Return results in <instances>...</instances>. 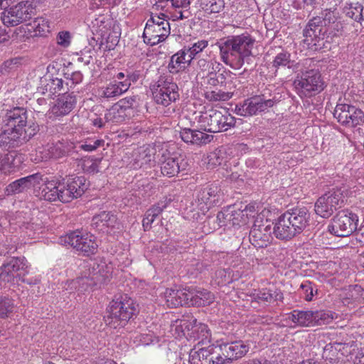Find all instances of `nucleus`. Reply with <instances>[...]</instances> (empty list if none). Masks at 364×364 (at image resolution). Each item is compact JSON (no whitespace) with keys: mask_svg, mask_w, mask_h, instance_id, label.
Masks as SVG:
<instances>
[{"mask_svg":"<svg viewBox=\"0 0 364 364\" xmlns=\"http://www.w3.org/2000/svg\"><path fill=\"white\" fill-rule=\"evenodd\" d=\"M200 122L205 131L218 133L235 127L236 119L226 109H211L200 115Z\"/></svg>","mask_w":364,"mask_h":364,"instance_id":"39448f33","label":"nucleus"},{"mask_svg":"<svg viewBox=\"0 0 364 364\" xmlns=\"http://www.w3.org/2000/svg\"><path fill=\"white\" fill-rule=\"evenodd\" d=\"M215 279L219 285H225L232 282L230 270L218 269L215 272Z\"/></svg>","mask_w":364,"mask_h":364,"instance_id":"864d4df0","label":"nucleus"},{"mask_svg":"<svg viewBox=\"0 0 364 364\" xmlns=\"http://www.w3.org/2000/svg\"><path fill=\"white\" fill-rule=\"evenodd\" d=\"M273 222L264 219V215H258L250 231V242L257 248L267 247L272 241L274 233Z\"/></svg>","mask_w":364,"mask_h":364,"instance_id":"1a4fd4ad","label":"nucleus"},{"mask_svg":"<svg viewBox=\"0 0 364 364\" xmlns=\"http://www.w3.org/2000/svg\"><path fill=\"white\" fill-rule=\"evenodd\" d=\"M218 348H196L191 350L189 353L190 364H222L221 354Z\"/></svg>","mask_w":364,"mask_h":364,"instance_id":"a211bd4d","label":"nucleus"},{"mask_svg":"<svg viewBox=\"0 0 364 364\" xmlns=\"http://www.w3.org/2000/svg\"><path fill=\"white\" fill-rule=\"evenodd\" d=\"M168 201L166 199L165 200H161L157 203L156 205H153L151 208L148 210L149 212V215H153L154 218H156L159 216L161 212L166 208Z\"/></svg>","mask_w":364,"mask_h":364,"instance_id":"bf43d9fd","label":"nucleus"},{"mask_svg":"<svg viewBox=\"0 0 364 364\" xmlns=\"http://www.w3.org/2000/svg\"><path fill=\"white\" fill-rule=\"evenodd\" d=\"M300 288L303 291L305 299L308 301H312L314 294H316L318 292L316 285L310 281H305L303 282L301 284Z\"/></svg>","mask_w":364,"mask_h":364,"instance_id":"49530a36","label":"nucleus"},{"mask_svg":"<svg viewBox=\"0 0 364 364\" xmlns=\"http://www.w3.org/2000/svg\"><path fill=\"white\" fill-rule=\"evenodd\" d=\"M27 110L16 107L6 110L2 117V128L0 131V147L10 150L26 144L39 132V126L35 122H28Z\"/></svg>","mask_w":364,"mask_h":364,"instance_id":"f257e3e1","label":"nucleus"},{"mask_svg":"<svg viewBox=\"0 0 364 364\" xmlns=\"http://www.w3.org/2000/svg\"><path fill=\"white\" fill-rule=\"evenodd\" d=\"M363 5L358 2H356L351 3L348 6H346L343 9V12L346 16L353 19L357 22H360L362 20H363Z\"/></svg>","mask_w":364,"mask_h":364,"instance_id":"4c0bfd02","label":"nucleus"},{"mask_svg":"<svg viewBox=\"0 0 364 364\" xmlns=\"http://www.w3.org/2000/svg\"><path fill=\"white\" fill-rule=\"evenodd\" d=\"M198 200L200 205H205V208L220 203L221 199V190L215 184L203 188L198 193Z\"/></svg>","mask_w":364,"mask_h":364,"instance_id":"4be33fe9","label":"nucleus"},{"mask_svg":"<svg viewBox=\"0 0 364 364\" xmlns=\"http://www.w3.org/2000/svg\"><path fill=\"white\" fill-rule=\"evenodd\" d=\"M130 86L129 80L126 79L124 81L114 80L110 82L106 87H103L98 90V95L101 97L112 98L121 95L126 92Z\"/></svg>","mask_w":364,"mask_h":364,"instance_id":"393cba45","label":"nucleus"},{"mask_svg":"<svg viewBox=\"0 0 364 364\" xmlns=\"http://www.w3.org/2000/svg\"><path fill=\"white\" fill-rule=\"evenodd\" d=\"M164 296L166 304L171 307H178L179 306L189 305L188 291L174 289H166L164 292Z\"/></svg>","mask_w":364,"mask_h":364,"instance_id":"cd10ccee","label":"nucleus"},{"mask_svg":"<svg viewBox=\"0 0 364 364\" xmlns=\"http://www.w3.org/2000/svg\"><path fill=\"white\" fill-rule=\"evenodd\" d=\"M196 4L207 14L220 13L225 7L224 0H196Z\"/></svg>","mask_w":364,"mask_h":364,"instance_id":"2f4dec72","label":"nucleus"},{"mask_svg":"<svg viewBox=\"0 0 364 364\" xmlns=\"http://www.w3.org/2000/svg\"><path fill=\"white\" fill-rule=\"evenodd\" d=\"M281 97L280 94L276 92L269 94V97L267 96L266 93H263L259 96H255L257 112H262L272 107L281 100Z\"/></svg>","mask_w":364,"mask_h":364,"instance_id":"c756f323","label":"nucleus"},{"mask_svg":"<svg viewBox=\"0 0 364 364\" xmlns=\"http://www.w3.org/2000/svg\"><path fill=\"white\" fill-rule=\"evenodd\" d=\"M40 86L38 87L42 94L48 93L51 96L63 89V80L60 78L53 77L50 75H45L41 78Z\"/></svg>","mask_w":364,"mask_h":364,"instance_id":"a878e982","label":"nucleus"},{"mask_svg":"<svg viewBox=\"0 0 364 364\" xmlns=\"http://www.w3.org/2000/svg\"><path fill=\"white\" fill-rule=\"evenodd\" d=\"M60 242L72 246L85 256L95 254L98 247L93 235H84L79 231L72 232L60 237Z\"/></svg>","mask_w":364,"mask_h":364,"instance_id":"2eb2a0df","label":"nucleus"},{"mask_svg":"<svg viewBox=\"0 0 364 364\" xmlns=\"http://www.w3.org/2000/svg\"><path fill=\"white\" fill-rule=\"evenodd\" d=\"M6 264L14 272V274L20 270L25 271L28 267L25 257H13Z\"/></svg>","mask_w":364,"mask_h":364,"instance_id":"c03bdc74","label":"nucleus"},{"mask_svg":"<svg viewBox=\"0 0 364 364\" xmlns=\"http://www.w3.org/2000/svg\"><path fill=\"white\" fill-rule=\"evenodd\" d=\"M65 77L66 79L69 80L71 82V85H77L82 82L83 76L82 74L80 71H75L72 73L71 74L65 73Z\"/></svg>","mask_w":364,"mask_h":364,"instance_id":"e2e57ef3","label":"nucleus"},{"mask_svg":"<svg viewBox=\"0 0 364 364\" xmlns=\"http://www.w3.org/2000/svg\"><path fill=\"white\" fill-rule=\"evenodd\" d=\"M216 61L208 60L205 58H200L197 61L196 68L200 70L201 72H210V70L212 68V70L215 69V65H217Z\"/></svg>","mask_w":364,"mask_h":364,"instance_id":"5fc2aeb1","label":"nucleus"},{"mask_svg":"<svg viewBox=\"0 0 364 364\" xmlns=\"http://www.w3.org/2000/svg\"><path fill=\"white\" fill-rule=\"evenodd\" d=\"M236 113L243 117L255 115L257 113L255 97L245 100L242 104L237 105Z\"/></svg>","mask_w":364,"mask_h":364,"instance_id":"f704fd0d","label":"nucleus"},{"mask_svg":"<svg viewBox=\"0 0 364 364\" xmlns=\"http://www.w3.org/2000/svg\"><path fill=\"white\" fill-rule=\"evenodd\" d=\"M151 90L155 102L165 107L179 97L178 85L170 75H161Z\"/></svg>","mask_w":364,"mask_h":364,"instance_id":"423d86ee","label":"nucleus"},{"mask_svg":"<svg viewBox=\"0 0 364 364\" xmlns=\"http://www.w3.org/2000/svg\"><path fill=\"white\" fill-rule=\"evenodd\" d=\"M233 215L228 210L226 211H220L217 214L216 219L220 227L227 225L228 221L232 220Z\"/></svg>","mask_w":364,"mask_h":364,"instance_id":"052dcab7","label":"nucleus"},{"mask_svg":"<svg viewBox=\"0 0 364 364\" xmlns=\"http://www.w3.org/2000/svg\"><path fill=\"white\" fill-rule=\"evenodd\" d=\"M87 185L84 176L68 178L65 183H58V198L63 203H68L74 198L81 196L87 190Z\"/></svg>","mask_w":364,"mask_h":364,"instance_id":"dca6fc26","label":"nucleus"},{"mask_svg":"<svg viewBox=\"0 0 364 364\" xmlns=\"http://www.w3.org/2000/svg\"><path fill=\"white\" fill-rule=\"evenodd\" d=\"M21 58H14L4 61L1 66L0 72L2 75H9L16 72L21 65Z\"/></svg>","mask_w":364,"mask_h":364,"instance_id":"a19ab883","label":"nucleus"},{"mask_svg":"<svg viewBox=\"0 0 364 364\" xmlns=\"http://www.w3.org/2000/svg\"><path fill=\"white\" fill-rule=\"evenodd\" d=\"M117 218L109 212L102 211L92 218V225L96 228L113 226Z\"/></svg>","mask_w":364,"mask_h":364,"instance_id":"c9c22d12","label":"nucleus"},{"mask_svg":"<svg viewBox=\"0 0 364 364\" xmlns=\"http://www.w3.org/2000/svg\"><path fill=\"white\" fill-rule=\"evenodd\" d=\"M117 106H112L110 109L107 110L105 114V122H113V123H120L123 122L122 117H120L117 112L115 111Z\"/></svg>","mask_w":364,"mask_h":364,"instance_id":"6e6d98bb","label":"nucleus"},{"mask_svg":"<svg viewBox=\"0 0 364 364\" xmlns=\"http://www.w3.org/2000/svg\"><path fill=\"white\" fill-rule=\"evenodd\" d=\"M348 295L355 301L364 299V289L359 285L350 286L349 287Z\"/></svg>","mask_w":364,"mask_h":364,"instance_id":"4d7b16f0","label":"nucleus"},{"mask_svg":"<svg viewBox=\"0 0 364 364\" xmlns=\"http://www.w3.org/2000/svg\"><path fill=\"white\" fill-rule=\"evenodd\" d=\"M333 117L347 127H356L364 124V112L349 104L338 103L334 109Z\"/></svg>","mask_w":364,"mask_h":364,"instance_id":"4468645a","label":"nucleus"},{"mask_svg":"<svg viewBox=\"0 0 364 364\" xmlns=\"http://www.w3.org/2000/svg\"><path fill=\"white\" fill-rule=\"evenodd\" d=\"M12 156L7 154H0V171H9L11 167Z\"/></svg>","mask_w":364,"mask_h":364,"instance_id":"13d9d810","label":"nucleus"},{"mask_svg":"<svg viewBox=\"0 0 364 364\" xmlns=\"http://www.w3.org/2000/svg\"><path fill=\"white\" fill-rule=\"evenodd\" d=\"M327 29L323 25L320 26L317 30H314L311 33L310 38H312L311 44H306L308 49L313 50H319L324 46L323 40L325 38Z\"/></svg>","mask_w":364,"mask_h":364,"instance_id":"473e14b6","label":"nucleus"},{"mask_svg":"<svg viewBox=\"0 0 364 364\" xmlns=\"http://www.w3.org/2000/svg\"><path fill=\"white\" fill-rule=\"evenodd\" d=\"M135 304L132 299L121 296L112 300L108 308V314L105 317L106 323L111 328L124 327L136 313Z\"/></svg>","mask_w":364,"mask_h":364,"instance_id":"20e7f679","label":"nucleus"},{"mask_svg":"<svg viewBox=\"0 0 364 364\" xmlns=\"http://www.w3.org/2000/svg\"><path fill=\"white\" fill-rule=\"evenodd\" d=\"M343 192L341 189H333L318 198L314 210L318 215L328 218L333 213L344 205Z\"/></svg>","mask_w":364,"mask_h":364,"instance_id":"ddd939ff","label":"nucleus"},{"mask_svg":"<svg viewBox=\"0 0 364 364\" xmlns=\"http://www.w3.org/2000/svg\"><path fill=\"white\" fill-rule=\"evenodd\" d=\"M310 213L306 208H296L281 215L274 225V235L288 240L300 234L309 224Z\"/></svg>","mask_w":364,"mask_h":364,"instance_id":"7ed1b4c3","label":"nucleus"},{"mask_svg":"<svg viewBox=\"0 0 364 364\" xmlns=\"http://www.w3.org/2000/svg\"><path fill=\"white\" fill-rule=\"evenodd\" d=\"M289 318L295 324L302 326H314V311L294 310Z\"/></svg>","mask_w":364,"mask_h":364,"instance_id":"7c9ffc66","label":"nucleus"},{"mask_svg":"<svg viewBox=\"0 0 364 364\" xmlns=\"http://www.w3.org/2000/svg\"><path fill=\"white\" fill-rule=\"evenodd\" d=\"M40 181H43V176L39 173L21 178L8 185L5 189V193L11 196L24 192L36 183H39Z\"/></svg>","mask_w":364,"mask_h":364,"instance_id":"412c9836","label":"nucleus"},{"mask_svg":"<svg viewBox=\"0 0 364 364\" xmlns=\"http://www.w3.org/2000/svg\"><path fill=\"white\" fill-rule=\"evenodd\" d=\"M323 21L321 16L314 17L309 21L303 31L304 37L303 41L304 44H311L312 38H310L311 33L314 30H317L320 26H323Z\"/></svg>","mask_w":364,"mask_h":364,"instance_id":"e433bc0d","label":"nucleus"},{"mask_svg":"<svg viewBox=\"0 0 364 364\" xmlns=\"http://www.w3.org/2000/svg\"><path fill=\"white\" fill-rule=\"evenodd\" d=\"M358 217L355 213L343 210L332 218L328 231L337 237H348L357 230Z\"/></svg>","mask_w":364,"mask_h":364,"instance_id":"9d476101","label":"nucleus"},{"mask_svg":"<svg viewBox=\"0 0 364 364\" xmlns=\"http://www.w3.org/2000/svg\"><path fill=\"white\" fill-rule=\"evenodd\" d=\"M193 129H183L180 132V136L181 139L186 142L192 144L193 142Z\"/></svg>","mask_w":364,"mask_h":364,"instance_id":"338daca9","label":"nucleus"},{"mask_svg":"<svg viewBox=\"0 0 364 364\" xmlns=\"http://www.w3.org/2000/svg\"><path fill=\"white\" fill-rule=\"evenodd\" d=\"M159 146L161 144L156 145V147L149 146L146 147L142 154H140V157L144 160L145 163L151 162V161L157 160V153Z\"/></svg>","mask_w":364,"mask_h":364,"instance_id":"de8ad7c7","label":"nucleus"},{"mask_svg":"<svg viewBox=\"0 0 364 364\" xmlns=\"http://www.w3.org/2000/svg\"><path fill=\"white\" fill-rule=\"evenodd\" d=\"M221 354L222 364H231L233 360L243 358L250 350L247 342L238 340L231 342H223L218 346Z\"/></svg>","mask_w":364,"mask_h":364,"instance_id":"f3484780","label":"nucleus"},{"mask_svg":"<svg viewBox=\"0 0 364 364\" xmlns=\"http://www.w3.org/2000/svg\"><path fill=\"white\" fill-rule=\"evenodd\" d=\"M220 66H221L220 63H217V65L215 66V69L208 73V75H207L208 85H211V86H217L218 85H219V82H218V78L216 76V72L220 70Z\"/></svg>","mask_w":364,"mask_h":364,"instance_id":"680f3d73","label":"nucleus"},{"mask_svg":"<svg viewBox=\"0 0 364 364\" xmlns=\"http://www.w3.org/2000/svg\"><path fill=\"white\" fill-rule=\"evenodd\" d=\"M251 297L252 301L268 303H271L273 301H282L284 299L283 294L280 290H272L270 289L255 290L251 294Z\"/></svg>","mask_w":364,"mask_h":364,"instance_id":"c85d7f7f","label":"nucleus"},{"mask_svg":"<svg viewBox=\"0 0 364 364\" xmlns=\"http://www.w3.org/2000/svg\"><path fill=\"white\" fill-rule=\"evenodd\" d=\"M87 267V266L85 267V269L81 275L74 281L75 285L78 286V290L80 291H86L89 287L105 284L111 277L112 272L107 265L96 264L95 267V264L92 269L90 267Z\"/></svg>","mask_w":364,"mask_h":364,"instance_id":"6e6552de","label":"nucleus"},{"mask_svg":"<svg viewBox=\"0 0 364 364\" xmlns=\"http://www.w3.org/2000/svg\"><path fill=\"white\" fill-rule=\"evenodd\" d=\"M43 185L40 188L38 196L41 199L48 201H55L58 198V183L59 181L51 180L48 181V178H43Z\"/></svg>","mask_w":364,"mask_h":364,"instance_id":"bb28decb","label":"nucleus"},{"mask_svg":"<svg viewBox=\"0 0 364 364\" xmlns=\"http://www.w3.org/2000/svg\"><path fill=\"white\" fill-rule=\"evenodd\" d=\"M185 290L188 291L189 305L208 306L212 304L215 299L214 294L207 289L189 287Z\"/></svg>","mask_w":364,"mask_h":364,"instance_id":"5701e85b","label":"nucleus"},{"mask_svg":"<svg viewBox=\"0 0 364 364\" xmlns=\"http://www.w3.org/2000/svg\"><path fill=\"white\" fill-rule=\"evenodd\" d=\"M14 309V304L11 299L6 296H0V318H5L11 314Z\"/></svg>","mask_w":364,"mask_h":364,"instance_id":"79ce46f5","label":"nucleus"},{"mask_svg":"<svg viewBox=\"0 0 364 364\" xmlns=\"http://www.w3.org/2000/svg\"><path fill=\"white\" fill-rule=\"evenodd\" d=\"M240 364H272L265 358H255L243 360Z\"/></svg>","mask_w":364,"mask_h":364,"instance_id":"774afa93","label":"nucleus"},{"mask_svg":"<svg viewBox=\"0 0 364 364\" xmlns=\"http://www.w3.org/2000/svg\"><path fill=\"white\" fill-rule=\"evenodd\" d=\"M168 1L171 2V6L176 10L189 8L191 4V0H160L156 4V6L163 8L164 6V4Z\"/></svg>","mask_w":364,"mask_h":364,"instance_id":"603ef678","label":"nucleus"},{"mask_svg":"<svg viewBox=\"0 0 364 364\" xmlns=\"http://www.w3.org/2000/svg\"><path fill=\"white\" fill-rule=\"evenodd\" d=\"M187 319L183 318L180 321V326L182 331L188 332V335L194 338L203 341L209 336V330L207 325L198 323L196 318L191 316H187Z\"/></svg>","mask_w":364,"mask_h":364,"instance_id":"aec40b11","label":"nucleus"},{"mask_svg":"<svg viewBox=\"0 0 364 364\" xmlns=\"http://www.w3.org/2000/svg\"><path fill=\"white\" fill-rule=\"evenodd\" d=\"M255 43V38L245 33L221 38L215 45L222 61L234 69H240L245 62L249 63Z\"/></svg>","mask_w":364,"mask_h":364,"instance_id":"f03ea898","label":"nucleus"},{"mask_svg":"<svg viewBox=\"0 0 364 364\" xmlns=\"http://www.w3.org/2000/svg\"><path fill=\"white\" fill-rule=\"evenodd\" d=\"M193 139L192 144L196 145L206 144L210 142L213 139V135L208 134L198 130H193Z\"/></svg>","mask_w":364,"mask_h":364,"instance_id":"09e8293b","label":"nucleus"},{"mask_svg":"<svg viewBox=\"0 0 364 364\" xmlns=\"http://www.w3.org/2000/svg\"><path fill=\"white\" fill-rule=\"evenodd\" d=\"M68 152V149L63 143L58 141L50 148V153L52 157L60 159L65 156Z\"/></svg>","mask_w":364,"mask_h":364,"instance_id":"8fccbe9b","label":"nucleus"},{"mask_svg":"<svg viewBox=\"0 0 364 364\" xmlns=\"http://www.w3.org/2000/svg\"><path fill=\"white\" fill-rule=\"evenodd\" d=\"M76 103L75 96L73 95H63L59 97L50 112L55 117H62L69 114L74 108Z\"/></svg>","mask_w":364,"mask_h":364,"instance_id":"b1692460","label":"nucleus"},{"mask_svg":"<svg viewBox=\"0 0 364 364\" xmlns=\"http://www.w3.org/2000/svg\"><path fill=\"white\" fill-rule=\"evenodd\" d=\"M170 30L169 22L167 20H163L159 26L146 23L143 33L144 41L150 46H155L169 36Z\"/></svg>","mask_w":364,"mask_h":364,"instance_id":"6ab92c4d","label":"nucleus"},{"mask_svg":"<svg viewBox=\"0 0 364 364\" xmlns=\"http://www.w3.org/2000/svg\"><path fill=\"white\" fill-rule=\"evenodd\" d=\"M15 277H18L21 279V274H14V272L7 267L6 263L0 267V280L5 282H10L14 280Z\"/></svg>","mask_w":364,"mask_h":364,"instance_id":"3c124183","label":"nucleus"},{"mask_svg":"<svg viewBox=\"0 0 364 364\" xmlns=\"http://www.w3.org/2000/svg\"><path fill=\"white\" fill-rule=\"evenodd\" d=\"M334 313L324 310L314 311V326L330 323L334 318Z\"/></svg>","mask_w":364,"mask_h":364,"instance_id":"ea45409f","label":"nucleus"},{"mask_svg":"<svg viewBox=\"0 0 364 364\" xmlns=\"http://www.w3.org/2000/svg\"><path fill=\"white\" fill-rule=\"evenodd\" d=\"M294 84L296 90L306 97L320 93L324 89V82L318 70L311 69L301 72L295 79Z\"/></svg>","mask_w":364,"mask_h":364,"instance_id":"f8f14e48","label":"nucleus"},{"mask_svg":"<svg viewBox=\"0 0 364 364\" xmlns=\"http://www.w3.org/2000/svg\"><path fill=\"white\" fill-rule=\"evenodd\" d=\"M208 46V41L206 40H200L192 44L191 46L186 47V50L189 55L193 60L198 54L203 52V50Z\"/></svg>","mask_w":364,"mask_h":364,"instance_id":"a18cd8bd","label":"nucleus"},{"mask_svg":"<svg viewBox=\"0 0 364 364\" xmlns=\"http://www.w3.org/2000/svg\"><path fill=\"white\" fill-rule=\"evenodd\" d=\"M136 97H129L120 100L117 103L126 110L132 108L136 103Z\"/></svg>","mask_w":364,"mask_h":364,"instance_id":"69168bd1","label":"nucleus"},{"mask_svg":"<svg viewBox=\"0 0 364 364\" xmlns=\"http://www.w3.org/2000/svg\"><path fill=\"white\" fill-rule=\"evenodd\" d=\"M35 12V6L28 0L23 1L4 10L0 15V20L4 26L13 27L31 19Z\"/></svg>","mask_w":364,"mask_h":364,"instance_id":"9b49d317","label":"nucleus"},{"mask_svg":"<svg viewBox=\"0 0 364 364\" xmlns=\"http://www.w3.org/2000/svg\"><path fill=\"white\" fill-rule=\"evenodd\" d=\"M232 95L233 91L231 90L224 91L221 90H215L206 91L205 92V99L210 102L227 101L230 100Z\"/></svg>","mask_w":364,"mask_h":364,"instance_id":"58836bf2","label":"nucleus"},{"mask_svg":"<svg viewBox=\"0 0 364 364\" xmlns=\"http://www.w3.org/2000/svg\"><path fill=\"white\" fill-rule=\"evenodd\" d=\"M290 53L288 52H281L278 53L273 60V66L276 68L279 67L292 68L294 65V60L290 59Z\"/></svg>","mask_w":364,"mask_h":364,"instance_id":"37998d69","label":"nucleus"},{"mask_svg":"<svg viewBox=\"0 0 364 364\" xmlns=\"http://www.w3.org/2000/svg\"><path fill=\"white\" fill-rule=\"evenodd\" d=\"M191 16V13L189 11V8L186 9H181L180 10H176L173 14L172 17L173 18V20H178V19H185L188 18Z\"/></svg>","mask_w":364,"mask_h":364,"instance_id":"0e129e2a","label":"nucleus"},{"mask_svg":"<svg viewBox=\"0 0 364 364\" xmlns=\"http://www.w3.org/2000/svg\"><path fill=\"white\" fill-rule=\"evenodd\" d=\"M157 161L161 164L162 174L168 177L177 175L181 170L186 168L187 164L181 155L171 151L168 144L159 146Z\"/></svg>","mask_w":364,"mask_h":364,"instance_id":"0eeeda50","label":"nucleus"},{"mask_svg":"<svg viewBox=\"0 0 364 364\" xmlns=\"http://www.w3.org/2000/svg\"><path fill=\"white\" fill-rule=\"evenodd\" d=\"M193 59L187 51L186 47H184L183 49L179 50L178 53L172 55L168 64V68L176 69L178 67L181 68V64L187 63L188 65H190Z\"/></svg>","mask_w":364,"mask_h":364,"instance_id":"72a5a7b5","label":"nucleus"}]
</instances>
